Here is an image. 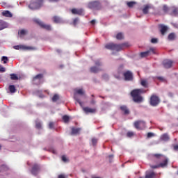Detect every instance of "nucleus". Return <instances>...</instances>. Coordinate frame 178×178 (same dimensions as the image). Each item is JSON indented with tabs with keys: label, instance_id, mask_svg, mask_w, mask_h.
I'll return each instance as SVG.
<instances>
[{
	"label": "nucleus",
	"instance_id": "nucleus-20",
	"mask_svg": "<svg viewBox=\"0 0 178 178\" xmlns=\"http://www.w3.org/2000/svg\"><path fill=\"white\" fill-rule=\"evenodd\" d=\"M80 131H81V128H75V127H72V128L71 134H72V135L80 134Z\"/></svg>",
	"mask_w": 178,
	"mask_h": 178
},
{
	"label": "nucleus",
	"instance_id": "nucleus-63",
	"mask_svg": "<svg viewBox=\"0 0 178 178\" xmlns=\"http://www.w3.org/2000/svg\"><path fill=\"white\" fill-rule=\"evenodd\" d=\"M92 97H94V95H92Z\"/></svg>",
	"mask_w": 178,
	"mask_h": 178
},
{
	"label": "nucleus",
	"instance_id": "nucleus-23",
	"mask_svg": "<svg viewBox=\"0 0 178 178\" xmlns=\"http://www.w3.org/2000/svg\"><path fill=\"white\" fill-rule=\"evenodd\" d=\"M77 94L79 95H84V90L83 89H75L74 96L77 98Z\"/></svg>",
	"mask_w": 178,
	"mask_h": 178
},
{
	"label": "nucleus",
	"instance_id": "nucleus-18",
	"mask_svg": "<svg viewBox=\"0 0 178 178\" xmlns=\"http://www.w3.org/2000/svg\"><path fill=\"white\" fill-rule=\"evenodd\" d=\"M8 23L2 19H0V31L4 30V29H8Z\"/></svg>",
	"mask_w": 178,
	"mask_h": 178
},
{
	"label": "nucleus",
	"instance_id": "nucleus-9",
	"mask_svg": "<svg viewBox=\"0 0 178 178\" xmlns=\"http://www.w3.org/2000/svg\"><path fill=\"white\" fill-rule=\"evenodd\" d=\"M134 126L137 130H144L145 129V122L143 120L136 121Z\"/></svg>",
	"mask_w": 178,
	"mask_h": 178
},
{
	"label": "nucleus",
	"instance_id": "nucleus-35",
	"mask_svg": "<svg viewBox=\"0 0 178 178\" xmlns=\"http://www.w3.org/2000/svg\"><path fill=\"white\" fill-rule=\"evenodd\" d=\"M63 120L65 123H67L70 120V118L67 115L63 116Z\"/></svg>",
	"mask_w": 178,
	"mask_h": 178
},
{
	"label": "nucleus",
	"instance_id": "nucleus-4",
	"mask_svg": "<svg viewBox=\"0 0 178 178\" xmlns=\"http://www.w3.org/2000/svg\"><path fill=\"white\" fill-rule=\"evenodd\" d=\"M44 5V0H32L29 6L30 9H40Z\"/></svg>",
	"mask_w": 178,
	"mask_h": 178
},
{
	"label": "nucleus",
	"instance_id": "nucleus-54",
	"mask_svg": "<svg viewBox=\"0 0 178 178\" xmlns=\"http://www.w3.org/2000/svg\"><path fill=\"white\" fill-rule=\"evenodd\" d=\"M49 2H59V0H49Z\"/></svg>",
	"mask_w": 178,
	"mask_h": 178
},
{
	"label": "nucleus",
	"instance_id": "nucleus-15",
	"mask_svg": "<svg viewBox=\"0 0 178 178\" xmlns=\"http://www.w3.org/2000/svg\"><path fill=\"white\" fill-rule=\"evenodd\" d=\"M83 111L85 113H95L97 112V109L90 107H83Z\"/></svg>",
	"mask_w": 178,
	"mask_h": 178
},
{
	"label": "nucleus",
	"instance_id": "nucleus-24",
	"mask_svg": "<svg viewBox=\"0 0 178 178\" xmlns=\"http://www.w3.org/2000/svg\"><path fill=\"white\" fill-rule=\"evenodd\" d=\"M168 39L169 40V41H175L176 40V33H170L168 36Z\"/></svg>",
	"mask_w": 178,
	"mask_h": 178
},
{
	"label": "nucleus",
	"instance_id": "nucleus-55",
	"mask_svg": "<svg viewBox=\"0 0 178 178\" xmlns=\"http://www.w3.org/2000/svg\"><path fill=\"white\" fill-rule=\"evenodd\" d=\"M91 24H95V20L92 19V21H90Z\"/></svg>",
	"mask_w": 178,
	"mask_h": 178
},
{
	"label": "nucleus",
	"instance_id": "nucleus-49",
	"mask_svg": "<svg viewBox=\"0 0 178 178\" xmlns=\"http://www.w3.org/2000/svg\"><path fill=\"white\" fill-rule=\"evenodd\" d=\"M62 161L63 162H67V159L66 158V156H62Z\"/></svg>",
	"mask_w": 178,
	"mask_h": 178
},
{
	"label": "nucleus",
	"instance_id": "nucleus-1",
	"mask_svg": "<svg viewBox=\"0 0 178 178\" xmlns=\"http://www.w3.org/2000/svg\"><path fill=\"white\" fill-rule=\"evenodd\" d=\"M152 156L156 158V159L161 161V163H160L159 165H151L152 169H158L159 168H165V166H168V160L165 155L161 154H152Z\"/></svg>",
	"mask_w": 178,
	"mask_h": 178
},
{
	"label": "nucleus",
	"instance_id": "nucleus-52",
	"mask_svg": "<svg viewBox=\"0 0 178 178\" xmlns=\"http://www.w3.org/2000/svg\"><path fill=\"white\" fill-rule=\"evenodd\" d=\"M173 148H174V150H175V151H178V145H175L173 146Z\"/></svg>",
	"mask_w": 178,
	"mask_h": 178
},
{
	"label": "nucleus",
	"instance_id": "nucleus-11",
	"mask_svg": "<svg viewBox=\"0 0 178 178\" xmlns=\"http://www.w3.org/2000/svg\"><path fill=\"white\" fill-rule=\"evenodd\" d=\"M126 81H131L133 80V73L130 71H127L123 74Z\"/></svg>",
	"mask_w": 178,
	"mask_h": 178
},
{
	"label": "nucleus",
	"instance_id": "nucleus-38",
	"mask_svg": "<svg viewBox=\"0 0 178 178\" xmlns=\"http://www.w3.org/2000/svg\"><path fill=\"white\" fill-rule=\"evenodd\" d=\"M147 138H151L152 137H155V134L152 132L147 133Z\"/></svg>",
	"mask_w": 178,
	"mask_h": 178
},
{
	"label": "nucleus",
	"instance_id": "nucleus-48",
	"mask_svg": "<svg viewBox=\"0 0 178 178\" xmlns=\"http://www.w3.org/2000/svg\"><path fill=\"white\" fill-rule=\"evenodd\" d=\"M79 22V19L75 18L73 21V24L74 26H76V24H77V22Z\"/></svg>",
	"mask_w": 178,
	"mask_h": 178
},
{
	"label": "nucleus",
	"instance_id": "nucleus-19",
	"mask_svg": "<svg viewBox=\"0 0 178 178\" xmlns=\"http://www.w3.org/2000/svg\"><path fill=\"white\" fill-rule=\"evenodd\" d=\"M2 16H4V17H13V14L10 13L9 10H4L1 13Z\"/></svg>",
	"mask_w": 178,
	"mask_h": 178
},
{
	"label": "nucleus",
	"instance_id": "nucleus-46",
	"mask_svg": "<svg viewBox=\"0 0 178 178\" xmlns=\"http://www.w3.org/2000/svg\"><path fill=\"white\" fill-rule=\"evenodd\" d=\"M54 126H55V124L54 122H49V129H54Z\"/></svg>",
	"mask_w": 178,
	"mask_h": 178
},
{
	"label": "nucleus",
	"instance_id": "nucleus-10",
	"mask_svg": "<svg viewBox=\"0 0 178 178\" xmlns=\"http://www.w3.org/2000/svg\"><path fill=\"white\" fill-rule=\"evenodd\" d=\"M159 102H161V100L158 96L155 95L151 96L150 105H152V106H157V105H159Z\"/></svg>",
	"mask_w": 178,
	"mask_h": 178
},
{
	"label": "nucleus",
	"instance_id": "nucleus-31",
	"mask_svg": "<svg viewBox=\"0 0 178 178\" xmlns=\"http://www.w3.org/2000/svg\"><path fill=\"white\" fill-rule=\"evenodd\" d=\"M148 9H149V6L146 5L145 6V8L143 9V12L144 13V15H147L148 13Z\"/></svg>",
	"mask_w": 178,
	"mask_h": 178
},
{
	"label": "nucleus",
	"instance_id": "nucleus-62",
	"mask_svg": "<svg viewBox=\"0 0 178 178\" xmlns=\"http://www.w3.org/2000/svg\"><path fill=\"white\" fill-rule=\"evenodd\" d=\"M139 178H144V177H140Z\"/></svg>",
	"mask_w": 178,
	"mask_h": 178
},
{
	"label": "nucleus",
	"instance_id": "nucleus-14",
	"mask_svg": "<svg viewBox=\"0 0 178 178\" xmlns=\"http://www.w3.org/2000/svg\"><path fill=\"white\" fill-rule=\"evenodd\" d=\"M38 172H40V165H38V164H35L32 168L31 174L33 175V176H37Z\"/></svg>",
	"mask_w": 178,
	"mask_h": 178
},
{
	"label": "nucleus",
	"instance_id": "nucleus-28",
	"mask_svg": "<svg viewBox=\"0 0 178 178\" xmlns=\"http://www.w3.org/2000/svg\"><path fill=\"white\" fill-rule=\"evenodd\" d=\"M127 5L129 8H133L134 5H137V2L136 1H128Z\"/></svg>",
	"mask_w": 178,
	"mask_h": 178
},
{
	"label": "nucleus",
	"instance_id": "nucleus-12",
	"mask_svg": "<svg viewBox=\"0 0 178 178\" xmlns=\"http://www.w3.org/2000/svg\"><path fill=\"white\" fill-rule=\"evenodd\" d=\"M172 65H173V61L171 60H164L163 61V66L165 69H170V67H172Z\"/></svg>",
	"mask_w": 178,
	"mask_h": 178
},
{
	"label": "nucleus",
	"instance_id": "nucleus-3",
	"mask_svg": "<svg viewBox=\"0 0 178 178\" xmlns=\"http://www.w3.org/2000/svg\"><path fill=\"white\" fill-rule=\"evenodd\" d=\"M124 47H126V44H118L115 43H109L105 45V48L106 49H110L111 51H117V52L122 51Z\"/></svg>",
	"mask_w": 178,
	"mask_h": 178
},
{
	"label": "nucleus",
	"instance_id": "nucleus-45",
	"mask_svg": "<svg viewBox=\"0 0 178 178\" xmlns=\"http://www.w3.org/2000/svg\"><path fill=\"white\" fill-rule=\"evenodd\" d=\"M22 48H23V49H34V48L31 47H26V46H22Z\"/></svg>",
	"mask_w": 178,
	"mask_h": 178
},
{
	"label": "nucleus",
	"instance_id": "nucleus-57",
	"mask_svg": "<svg viewBox=\"0 0 178 178\" xmlns=\"http://www.w3.org/2000/svg\"><path fill=\"white\" fill-rule=\"evenodd\" d=\"M1 169H5V168H6V165H2L1 166Z\"/></svg>",
	"mask_w": 178,
	"mask_h": 178
},
{
	"label": "nucleus",
	"instance_id": "nucleus-7",
	"mask_svg": "<svg viewBox=\"0 0 178 178\" xmlns=\"http://www.w3.org/2000/svg\"><path fill=\"white\" fill-rule=\"evenodd\" d=\"M155 54H156L155 51V48L152 47L146 51L141 52L140 54V58H147V56H149V55H155Z\"/></svg>",
	"mask_w": 178,
	"mask_h": 178
},
{
	"label": "nucleus",
	"instance_id": "nucleus-25",
	"mask_svg": "<svg viewBox=\"0 0 178 178\" xmlns=\"http://www.w3.org/2000/svg\"><path fill=\"white\" fill-rule=\"evenodd\" d=\"M140 84L143 87H144L145 88H148V81H147V80L145 79H142L140 81Z\"/></svg>",
	"mask_w": 178,
	"mask_h": 178
},
{
	"label": "nucleus",
	"instance_id": "nucleus-17",
	"mask_svg": "<svg viewBox=\"0 0 178 178\" xmlns=\"http://www.w3.org/2000/svg\"><path fill=\"white\" fill-rule=\"evenodd\" d=\"M161 141H169L170 140V136H169V134H163L160 136Z\"/></svg>",
	"mask_w": 178,
	"mask_h": 178
},
{
	"label": "nucleus",
	"instance_id": "nucleus-41",
	"mask_svg": "<svg viewBox=\"0 0 178 178\" xmlns=\"http://www.w3.org/2000/svg\"><path fill=\"white\" fill-rule=\"evenodd\" d=\"M74 98L75 101H76V102H78V104H79V105L81 106H83V103H81V101H80V99L79 98H77L76 96L74 97Z\"/></svg>",
	"mask_w": 178,
	"mask_h": 178
},
{
	"label": "nucleus",
	"instance_id": "nucleus-33",
	"mask_svg": "<svg viewBox=\"0 0 178 178\" xmlns=\"http://www.w3.org/2000/svg\"><path fill=\"white\" fill-rule=\"evenodd\" d=\"M18 33L19 34V35H26V34H27V31L22 29L21 31H19Z\"/></svg>",
	"mask_w": 178,
	"mask_h": 178
},
{
	"label": "nucleus",
	"instance_id": "nucleus-37",
	"mask_svg": "<svg viewBox=\"0 0 178 178\" xmlns=\"http://www.w3.org/2000/svg\"><path fill=\"white\" fill-rule=\"evenodd\" d=\"M133 136H134V132L133 131H128L127 133V137H128L129 138H131V137H133Z\"/></svg>",
	"mask_w": 178,
	"mask_h": 178
},
{
	"label": "nucleus",
	"instance_id": "nucleus-34",
	"mask_svg": "<svg viewBox=\"0 0 178 178\" xmlns=\"http://www.w3.org/2000/svg\"><path fill=\"white\" fill-rule=\"evenodd\" d=\"M117 40H123V33H119L116 35Z\"/></svg>",
	"mask_w": 178,
	"mask_h": 178
},
{
	"label": "nucleus",
	"instance_id": "nucleus-39",
	"mask_svg": "<svg viewBox=\"0 0 178 178\" xmlns=\"http://www.w3.org/2000/svg\"><path fill=\"white\" fill-rule=\"evenodd\" d=\"M97 143H98V139L95 138H92V145H97Z\"/></svg>",
	"mask_w": 178,
	"mask_h": 178
},
{
	"label": "nucleus",
	"instance_id": "nucleus-32",
	"mask_svg": "<svg viewBox=\"0 0 178 178\" xmlns=\"http://www.w3.org/2000/svg\"><path fill=\"white\" fill-rule=\"evenodd\" d=\"M1 60L3 62L4 64H6L9 62V58H8L7 56H2Z\"/></svg>",
	"mask_w": 178,
	"mask_h": 178
},
{
	"label": "nucleus",
	"instance_id": "nucleus-61",
	"mask_svg": "<svg viewBox=\"0 0 178 178\" xmlns=\"http://www.w3.org/2000/svg\"><path fill=\"white\" fill-rule=\"evenodd\" d=\"M1 148H2V146L0 145V149H1Z\"/></svg>",
	"mask_w": 178,
	"mask_h": 178
},
{
	"label": "nucleus",
	"instance_id": "nucleus-44",
	"mask_svg": "<svg viewBox=\"0 0 178 178\" xmlns=\"http://www.w3.org/2000/svg\"><path fill=\"white\" fill-rule=\"evenodd\" d=\"M151 42H152V44H156V42H158V39H156V38H152V39L151 40Z\"/></svg>",
	"mask_w": 178,
	"mask_h": 178
},
{
	"label": "nucleus",
	"instance_id": "nucleus-40",
	"mask_svg": "<svg viewBox=\"0 0 178 178\" xmlns=\"http://www.w3.org/2000/svg\"><path fill=\"white\" fill-rule=\"evenodd\" d=\"M5 72H6V69L0 65V73H5Z\"/></svg>",
	"mask_w": 178,
	"mask_h": 178
},
{
	"label": "nucleus",
	"instance_id": "nucleus-53",
	"mask_svg": "<svg viewBox=\"0 0 178 178\" xmlns=\"http://www.w3.org/2000/svg\"><path fill=\"white\" fill-rule=\"evenodd\" d=\"M58 178H66V177H65V175L60 174L58 175Z\"/></svg>",
	"mask_w": 178,
	"mask_h": 178
},
{
	"label": "nucleus",
	"instance_id": "nucleus-60",
	"mask_svg": "<svg viewBox=\"0 0 178 178\" xmlns=\"http://www.w3.org/2000/svg\"><path fill=\"white\" fill-rule=\"evenodd\" d=\"M99 98H102L103 99L105 98L104 96H99Z\"/></svg>",
	"mask_w": 178,
	"mask_h": 178
},
{
	"label": "nucleus",
	"instance_id": "nucleus-29",
	"mask_svg": "<svg viewBox=\"0 0 178 178\" xmlns=\"http://www.w3.org/2000/svg\"><path fill=\"white\" fill-rule=\"evenodd\" d=\"M43 77H44V74H39L33 77V80H41V79H43Z\"/></svg>",
	"mask_w": 178,
	"mask_h": 178
},
{
	"label": "nucleus",
	"instance_id": "nucleus-51",
	"mask_svg": "<svg viewBox=\"0 0 178 178\" xmlns=\"http://www.w3.org/2000/svg\"><path fill=\"white\" fill-rule=\"evenodd\" d=\"M95 99H92V100L90 101V104H91V105H95Z\"/></svg>",
	"mask_w": 178,
	"mask_h": 178
},
{
	"label": "nucleus",
	"instance_id": "nucleus-59",
	"mask_svg": "<svg viewBox=\"0 0 178 178\" xmlns=\"http://www.w3.org/2000/svg\"><path fill=\"white\" fill-rule=\"evenodd\" d=\"M115 79H120V76H115Z\"/></svg>",
	"mask_w": 178,
	"mask_h": 178
},
{
	"label": "nucleus",
	"instance_id": "nucleus-5",
	"mask_svg": "<svg viewBox=\"0 0 178 178\" xmlns=\"http://www.w3.org/2000/svg\"><path fill=\"white\" fill-rule=\"evenodd\" d=\"M95 66H92L90 67V73H99V72H102L103 70L101 68V66H102V63L101 62V60H95Z\"/></svg>",
	"mask_w": 178,
	"mask_h": 178
},
{
	"label": "nucleus",
	"instance_id": "nucleus-42",
	"mask_svg": "<svg viewBox=\"0 0 178 178\" xmlns=\"http://www.w3.org/2000/svg\"><path fill=\"white\" fill-rule=\"evenodd\" d=\"M172 15H174V16H176L177 15H178V9L177 8H174L172 10Z\"/></svg>",
	"mask_w": 178,
	"mask_h": 178
},
{
	"label": "nucleus",
	"instance_id": "nucleus-56",
	"mask_svg": "<svg viewBox=\"0 0 178 178\" xmlns=\"http://www.w3.org/2000/svg\"><path fill=\"white\" fill-rule=\"evenodd\" d=\"M108 158H110V159H113V154L109 155V156H108Z\"/></svg>",
	"mask_w": 178,
	"mask_h": 178
},
{
	"label": "nucleus",
	"instance_id": "nucleus-36",
	"mask_svg": "<svg viewBox=\"0 0 178 178\" xmlns=\"http://www.w3.org/2000/svg\"><path fill=\"white\" fill-rule=\"evenodd\" d=\"M10 79L11 80H18L19 77H17V75H16L15 74H11Z\"/></svg>",
	"mask_w": 178,
	"mask_h": 178
},
{
	"label": "nucleus",
	"instance_id": "nucleus-50",
	"mask_svg": "<svg viewBox=\"0 0 178 178\" xmlns=\"http://www.w3.org/2000/svg\"><path fill=\"white\" fill-rule=\"evenodd\" d=\"M13 48L14 49H20V48H22V46L17 45V46H14Z\"/></svg>",
	"mask_w": 178,
	"mask_h": 178
},
{
	"label": "nucleus",
	"instance_id": "nucleus-30",
	"mask_svg": "<svg viewBox=\"0 0 178 178\" xmlns=\"http://www.w3.org/2000/svg\"><path fill=\"white\" fill-rule=\"evenodd\" d=\"M58 99H59V95L55 94V95L53 96V97H52V99H51V101H52L53 102H56V101H58Z\"/></svg>",
	"mask_w": 178,
	"mask_h": 178
},
{
	"label": "nucleus",
	"instance_id": "nucleus-16",
	"mask_svg": "<svg viewBox=\"0 0 178 178\" xmlns=\"http://www.w3.org/2000/svg\"><path fill=\"white\" fill-rule=\"evenodd\" d=\"M120 108V111L123 112L124 115H130V110L129 109V108H127V106H121Z\"/></svg>",
	"mask_w": 178,
	"mask_h": 178
},
{
	"label": "nucleus",
	"instance_id": "nucleus-21",
	"mask_svg": "<svg viewBox=\"0 0 178 178\" xmlns=\"http://www.w3.org/2000/svg\"><path fill=\"white\" fill-rule=\"evenodd\" d=\"M159 27L161 28V33L162 35H165V33L168 31V26L161 24L159 26Z\"/></svg>",
	"mask_w": 178,
	"mask_h": 178
},
{
	"label": "nucleus",
	"instance_id": "nucleus-43",
	"mask_svg": "<svg viewBox=\"0 0 178 178\" xmlns=\"http://www.w3.org/2000/svg\"><path fill=\"white\" fill-rule=\"evenodd\" d=\"M163 12H165V13H166V12H168L169 10V8H168V6H163Z\"/></svg>",
	"mask_w": 178,
	"mask_h": 178
},
{
	"label": "nucleus",
	"instance_id": "nucleus-6",
	"mask_svg": "<svg viewBox=\"0 0 178 178\" xmlns=\"http://www.w3.org/2000/svg\"><path fill=\"white\" fill-rule=\"evenodd\" d=\"M88 8H89V9L99 10V9H101V3H99L98 1L89 2L88 4Z\"/></svg>",
	"mask_w": 178,
	"mask_h": 178
},
{
	"label": "nucleus",
	"instance_id": "nucleus-27",
	"mask_svg": "<svg viewBox=\"0 0 178 178\" xmlns=\"http://www.w3.org/2000/svg\"><path fill=\"white\" fill-rule=\"evenodd\" d=\"M53 21L54 23H62V19L58 16L53 17Z\"/></svg>",
	"mask_w": 178,
	"mask_h": 178
},
{
	"label": "nucleus",
	"instance_id": "nucleus-8",
	"mask_svg": "<svg viewBox=\"0 0 178 178\" xmlns=\"http://www.w3.org/2000/svg\"><path fill=\"white\" fill-rule=\"evenodd\" d=\"M33 22L36 23V24H38V26H40L42 29H44V30H47L48 31H51V28L50 25H47L44 22H41L38 19H33Z\"/></svg>",
	"mask_w": 178,
	"mask_h": 178
},
{
	"label": "nucleus",
	"instance_id": "nucleus-2",
	"mask_svg": "<svg viewBox=\"0 0 178 178\" xmlns=\"http://www.w3.org/2000/svg\"><path fill=\"white\" fill-rule=\"evenodd\" d=\"M145 92H147V90L144 89L133 90L131 92V95L133 98L134 102L138 104H140V102H143V101H144V99L143 98V96H141V94H145Z\"/></svg>",
	"mask_w": 178,
	"mask_h": 178
},
{
	"label": "nucleus",
	"instance_id": "nucleus-58",
	"mask_svg": "<svg viewBox=\"0 0 178 178\" xmlns=\"http://www.w3.org/2000/svg\"><path fill=\"white\" fill-rule=\"evenodd\" d=\"M158 79H159V80H163V77H162V76H159V77H158Z\"/></svg>",
	"mask_w": 178,
	"mask_h": 178
},
{
	"label": "nucleus",
	"instance_id": "nucleus-13",
	"mask_svg": "<svg viewBox=\"0 0 178 178\" xmlns=\"http://www.w3.org/2000/svg\"><path fill=\"white\" fill-rule=\"evenodd\" d=\"M72 15H78L79 16H83L84 15V10L83 9H77V8H73L71 10Z\"/></svg>",
	"mask_w": 178,
	"mask_h": 178
},
{
	"label": "nucleus",
	"instance_id": "nucleus-26",
	"mask_svg": "<svg viewBox=\"0 0 178 178\" xmlns=\"http://www.w3.org/2000/svg\"><path fill=\"white\" fill-rule=\"evenodd\" d=\"M8 89L11 94H15V92H16V87H15L14 85H10Z\"/></svg>",
	"mask_w": 178,
	"mask_h": 178
},
{
	"label": "nucleus",
	"instance_id": "nucleus-47",
	"mask_svg": "<svg viewBox=\"0 0 178 178\" xmlns=\"http://www.w3.org/2000/svg\"><path fill=\"white\" fill-rule=\"evenodd\" d=\"M35 127L36 129H41V122H36Z\"/></svg>",
	"mask_w": 178,
	"mask_h": 178
},
{
	"label": "nucleus",
	"instance_id": "nucleus-22",
	"mask_svg": "<svg viewBox=\"0 0 178 178\" xmlns=\"http://www.w3.org/2000/svg\"><path fill=\"white\" fill-rule=\"evenodd\" d=\"M145 178H157V177H156V174L155 172H149L145 175Z\"/></svg>",
	"mask_w": 178,
	"mask_h": 178
}]
</instances>
